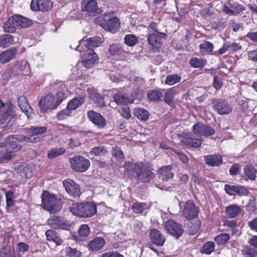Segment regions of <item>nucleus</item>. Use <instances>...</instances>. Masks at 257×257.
I'll use <instances>...</instances> for the list:
<instances>
[{"label":"nucleus","mask_w":257,"mask_h":257,"mask_svg":"<svg viewBox=\"0 0 257 257\" xmlns=\"http://www.w3.org/2000/svg\"><path fill=\"white\" fill-rule=\"evenodd\" d=\"M99 25L103 29L112 33L119 30L120 21L118 18L114 16L113 13H107L97 18Z\"/></svg>","instance_id":"1"},{"label":"nucleus","mask_w":257,"mask_h":257,"mask_svg":"<svg viewBox=\"0 0 257 257\" xmlns=\"http://www.w3.org/2000/svg\"><path fill=\"white\" fill-rule=\"evenodd\" d=\"M123 167L125 170L130 173L132 171L136 174L137 178L144 182L149 181L151 178L154 177V174L150 169H144L143 165H140L137 164H133L131 162H126Z\"/></svg>","instance_id":"2"},{"label":"nucleus","mask_w":257,"mask_h":257,"mask_svg":"<svg viewBox=\"0 0 257 257\" xmlns=\"http://www.w3.org/2000/svg\"><path fill=\"white\" fill-rule=\"evenodd\" d=\"M70 210L76 216L89 217L96 213L97 209L93 203H74L70 207Z\"/></svg>","instance_id":"3"},{"label":"nucleus","mask_w":257,"mask_h":257,"mask_svg":"<svg viewBox=\"0 0 257 257\" xmlns=\"http://www.w3.org/2000/svg\"><path fill=\"white\" fill-rule=\"evenodd\" d=\"M47 130V128L46 126H32L29 129L27 136L19 135L18 137H12L8 139L9 140L12 139L13 140L18 139L20 142L27 143H37L40 140L38 135L44 134L46 132Z\"/></svg>","instance_id":"4"},{"label":"nucleus","mask_w":257,"mask_h":257,"mask_svg":"<svg viewBox=\"0 0 257 257\" xmlns=\"http://www.w3.org/2000/svg\"><path fill=\"white\" fill-rule=\"evenodd\" d=\"M42 201L44 207L51 213H56L61 208L60 201L47 191L42 194Z\"/></svg>","instance_id":"5"},{"label":"nucleus","mask_w":257,"mask_h":257,"mask_svg":"<svg viewBox=\"0 0 257 257\" xmlns=\"http://www.w3.org/2000/svg\"><path fill=\"white\" fill-rule=\"evenodd\" d=\"M71 168L78 172L86 171L90 166L88 160L81 156H76L69 159Z\"/></svg>","instance_id":"6"},{"label":"nucleus","mask_w":257,"mask_h":257,"mask_svg":"<svg viewBox=\"0 0 257 257\" xmlns=\"http://www.w3.org/2000/svg\"><path fill=\"white\" fill-rule=\"evenodd\" d=\"M81 10L89 16H95L100 13L98 3L96 0H82Z\"/></svg>","instance_id":"7"},{"label":"nucleus","mask_w":257,"mask_h":257,"mask_svg":"<svg viewBox=\"0 0 257 257\" xmlns=\"http://www.w3.org/2000/svg\"><path fill=\"white\" fill-rule=\"evenodd\" d=\"M84 53L82 55V63L86 68H91L98 61L97 54L92 49L82 48V52Z\"/></svg>","instance_id":"8"},{"label":"nucleus","mask_w":257,"mask_h":257,"mask_svg":"<svg viewBox=\"0 0 257 257\" xmlns=\"http://www.w3.org/2000/svg\"><path fill=\"white\" fill-rule=\"evenodd\" d=\"M192 132L196 136L205 137L212 136L215 133L213 128L201 122L195 123L193 126Z\"/></svg>","instance_id":"9"},{"label":"nucleus","mask_w":257,"mask_h":257,"mask_svg":"<svg viewBox=\"0 0 257 257\" xmlns=\"http://www.w3.org/2000/svg\"><path fill=\"white\" fill-rule=\"evenodd\" d=\"M48 224L55 229L68 230L70 224L62 217L52 216L48 219Z\"/></svg>","instance_id":"10"},{"label":"nucleus","mask_w":257,"mask_h":257,"mask_svg":"<svg viewBox=\"0 0 257 257\" xmlns=\"http://www.w3.org/2000/svg\"><path fill=\"white\" fill-rule=\"evenodd\" d=\"M165 227L169 233L177 238L181 236L184 232L182 225L172 219L165 223Z\"/></svg>","instance_id":"11"},{"label":"nucleus","mask_w":257,"mask_h":257,"mask_svg":"<svg viewBox=\"0 0 257 257\" xmlns=\"http://www.w3.org/2000/svg\"><path fill=\"white\" fill-rule=\"evenodd\" d=\"M198 213V208L192 201L186 202L182 210V215L189 220L195 218Z\"/></svg>","instance_id":"12"},{"label":"nucleus","mask_w":257,"mask_h":257,"mask_svg":"<svg viewBox=\"0 0 257 257\" xmlns=\"http://www.w3.org/2000/svg\"><path fill=\"white\" fill-rule=\"evenodd\" d=\"M53 4L50 0H32L31 7L33 11L48 12L52 9Z\"/></svg>","instance_id":"13"},{"label":"nucleus","mask_w":257,"mask_h":257,"mask_svg":"<svg viewBox=\"0 0 257 257\" xmlns=\"http://www.w3.org/2000/svg\"><path fill=\"white\" fill-rule=\"evenodd\" d=\"M101 43V38L100 37H93L85 40L82 39L79 41V44L75 48V50L81 52L83 46L86 49H92V47H98Z\"/></svg>","instance_id":"14"},{"label":"nucleus","mask_w":257,"mask_h":257,"mask_svg":"<svg viewBox=\"0 0 257 257\" xmlns=\"http://www.w3.org/2000/svg\"><path fill=\"white\" fill-rule=\"evenodd\" d=\"M41 111L45 112L50 109H54L56 107L54 96L51 94H48L46 96L41 98L39 101Z\"/></svg>","instance_id":"15"},{"label":"nucleus","mask_w":257,"mask_h":257,"mask_svg":"<svg viewBox=\"0 0 257 257\" xmlns=\"http://www.w3.org/2000/svg\"><path fill=\"white\" fill-rule=\"evenodd\" d=\"M166 36L164 33H153L148 35V41L153 50H158L161 46V38H165Z\"/></svg>","instance_id":"16"},{"label":"nucleus","mask_w":257,"mask_h":257,"mask_svg":"<svg viewBox=\"0 0 257 257\" xmlns=\"http://www.w3.org/2000/svg\"><path fill=\"white\" fill-rule=\"evenodd\" d=\"M213 109L220 115L227 114L232 111L231 106L225 101L217 100L213 105Z\"/></svg>","instance_id":"17"},{"label":"nucleus","mask_w":257,"mask_h":257,"mask_svg":"<svg viewBox=\"0 0 257 257\" xmlns=\"http://www.w3.org/2000/svg\"><path fill=\"white\" fill-rule=\"evenodd\" d=\"M87 115L89 120L98 127L103 128L105 125V120L100 113L90 110L88 111Z\"/></svg>","instance_id":"18"},{"label":"nucleus","mask_w":257,"mask_h":257,"mask_svg":"<svg viewBox=\"0 0 257 257\" xmlns=\"http://www.w3.org/2000/svg\"><path fill=\"white\" fill-rule=\"evenodd\" d=\"M63 185L67 192L70 195L78 196L80 195L79 187L73 180H65L63 182Z\"/></svg>","instance_id":"19"},{"label":"nucleus","mask_w":257,"mask_h":257,"mask_svg":"<svg viewBox=\"0 0 257 257\" xmlns=\"http://www.w3.org/2000/svg\"><path fill=\"white\" fill-rule=\"evenodd\" d=\"M18 103L20 108L26 114L28 118H32L34 115V111L28 104L26 98L24 96H20L18 98Z\"/></svg>","instance_id":"20"},{"label":"nucleus","mask_w":257,"mask_h":257,"mask_svg":"<svg viewBox=\"0 0 257 257\" xmlns=\"http://www.w3.org/2000/svg\"><path fill=\"white\" fill-rule=\"evenodd\" d=\"M13 106L11 103L5 104L0 100V112L2 113V118L0 123H4L10 115L12 114Z\"/></svg>","instance_id":"21"},{"label":"nucleus","mask_w":257,"mask_h":257,"mask_svg":"<svg viewBox=\"0 0 257 257\" xmlns=\"http://www.w3.org/2000/svg\"><path fill=\"white\" fill-rule=\"evenodd\" d=\"M149 236L151 241L158 246H162L165 241L164 235L157 229L151 230Z\"/></svg>","instance_id":"22"},{"label":"nucleus","mask_w":257,"mask_h":257,"mask_svg":"<svg viewBox=\"0 0 257 257\" xmlns=\"http://www.w3.org/2000/svg\"><path fill=\"white\" fill-rule=\"evenodd\" d=\"M114 100L118 104L126 105L134 102L135 97H128L126 93H118L114 95Z\"/></svg>","instance_id":"23"},{"label":"nucleus","mask_w":257,"mask_h":257,"mask_svg":"<svg viewBox=\"0 0 257 257\" xmlns=\"http://www.w3.org/2000/svg\"><path fill=\"white\" fill-rule=\"evenodd\" d=\"M17 53V50L15 48H11L0 54V62L6 63L13 59Z\"/></svg>","instance_id":"24"},{"label":"nucleus","mask_w":257,"mask_h":257,"mask_svg":"<svg viewBox=\"0 0 257 257\" xmlns=\"http://www.w3.org/2000/svg\"><path fill=\"white\" fill-rule=\"evenodd\" d=\"M202 139L200 138L194 139L190 137V135L187 134L186 137L182 140V143L188 147H199L202 144Z\"/></svg>","instance_id":"25"},{"label":"nucleus","mask_w":257,"mask_h":257,"mask_svg":"<svg viewBox=\"0 0 257 257\" xmlns=\"http://www.w3.org/2000/svg\"><path fill=\"white\" fill-rule=\"evenodd\" d=\"M15 170L18 174L24 178H28L32 176L31 170L26 163H23L18 165Z\"/></svg>","instance_id":"26"},{"label":"nucleus","mask_w":257,"mask_h":257,"mask_svg":"<svg viewBox=\"0 0 257 257\" xmlns=\"http://www.w3.org/2000/svg\"><path fill=\"white\" fill-rule=\"evenodd\" d=\"M18 29L27 28L32 25L31 21L19 15L12 16Z\"/></svg>","instance_id":"27"},{"label":"nucleus","mask_w":257,"mask_h":257,"mask_svg":"<svg viewBox=\"0 0 257 257\" xmlns=\"http://www.w3.org/2000/svg\"><path fill=\"white\" fill-rule=\"evenodd\" d=\"M206 163L210 166H218L222 163L221 156L217 155H207L204 157Z\"/></svg>","instance_id":"28"},{"label":"nucleus","mask_w":257,"mask_h":257,"mask_svg":"<svg viewBox=\"0 0 257 257\" xmlns=\"http://www.w3.org/2000/svg\"><path fill=\"white\" fill-rule=\"evenodd\" d=\"M105 241L102 237H97L90 241L89 248L93 251H97L101 249L104 245Z\"/></svg>","instance_id":"29"},{"label":"nucleus","mask_w":257,"mask_h":257,"mask_svg":"<svg viewBox=\"0 0 257 257\" xmlns=\"http://www.w3.org/2000/svg\"><path fill=\"white\" fill-rule=\"evenodd\" d=\"M171 171L170 166L163 167L159 170L158 173L163 181H167L173 178L174 174Z\"/></svg>","instance_id":"30"},{"label":"nucleus","mask_w":257,"mask_h":257,"mask_svg":"<svg viewBox=\"0 0 257 257\" xmlns=\"http://www.w3.org/2000/svg\"><path fill=\"white\" fill-rule=\"evenodd\" d=\"M19 136V135L11 136L6 138V141L10 143L9 145L7 147V151H10V152H11L13 153L19 151L21 149V146L19 145H17L16 144V142L17 141L21 142L18 139H17V140L15 139V140H13L12 139H11L10 140H9L8 139L9 138H10L12 137H18Z\"/></svg>","instance_id":"31"},{"label":"nucleus","mask_w":257,"mask_h":257,"mask_svg":"<svg viewBox=\"0 0 257 257\" xmlns=\"http://www.w3.org/2000/svg\"><path fill=\"white\" fill-rule=\"evenodd\" d=\"M0 257H22L18 251H13L12 253L10 246L6 245L0 250Z\"/></svg>","instance_id":"32"},{"label":"nucleus","mask_w":257,"mask_h":257,"mask_svg":"<svg viewBox=\"0 0 257 257\" xmlns=\"http://www.w3.org/2000/svg\"><path fill=\"white\" fill-rule=\"evenodd\" d=\"M241 212V208L236 204H232L226 207V213L229 218H233L238 215Z\"/></svg>","instance_id":"33"},{"label":"nucleus","mask_w":257,"mask_h":257,"mask_svg":"<svg viewBox=\"0 0 257 257\" xmlns=\"http://www.w3.org/2000/svg\"><path fill=\"white\" fill-rule=\"evenodd\" d=\"M3 28L5 32L8 33H14L18 29L12 16L4 23Z\"/></svg>","instance_id":"34"},{"label":"nucleus","mask_w":257,"mask_h":257,"mask_svg":"<svg viewBox=\"0 0 257 257\" xmlns=\"http://www.w3.org/2000/svg\"><path fill=\"white\" fill-rule=\"evenodd\" d=\"M257 171L252 166L248 165L244 168V173L247 179L254 180L256 178Z\"/></svg>","instance_id":"35"},{"label":"nucleus","mask_w":257,"mask_h":257,"mask_svg":"<svg viewBox=\"0 0 257 257\" xmlns=\"http://www.w3.org/2000/svg\"><path fill=\"white\" fill-rule=\"evenodd\" d=\"M13 37L9 34L0 36V47L5 48L14 44Z\"/></svg>","instance_id":"36"},{"label":"nucleus","mask_w":257,"mask_h":257,"mask_svg":"<svg viewBox=\"0 0 257 257\" xmlns=\"http://www.w3.org/2000/svg\"><path fill=\"white\" fill-rule=\"evenodd\" d=\"M176 89L174 88H171L169 89L165 93L164 101L170 106L173 105V98L177 94Z\"/></svg>","instance_id":"37"},{"label":"nucleus","mask_w":257,"mask_h":257,"mask_svg":"<svg viewBox=\"0 0 257 257\" xmlns=\"http://www.w3.org/2000/svg\"><path fill=\"white\" fill-rule=\"evenodd\" d=\"M83 102L84 99L81 97H78L70 100L67 106L71 111L78 108Z\"/></svg>","instance_id":"38"},{"label":"nucleus","mask_w":257,"mask_h":257,"mask_svg":"<svg viewBox=\"0 0 257 257\" xmlns=\"http://www.w3.org/2000/svg\"><path fill=\"white\" fill-rule=\"evenodd\" d=\"M150 206L146 203L135 202L132 205V209L135 213H142L144 210L149 209Z\"/></svg>","instance_id":"39"},{"label":"nucleus","mask_w":257,"mask_h":257,"mask_svg":"<svg viewBox=\"0 0 257 257\" xmlns=\"http://www.w3.org/2000/svg\"><path fill=\"white\" fill-rule=\"evenodd\" d=\"M134 114L135 116L137 117L139 119L142 120H148L149 113L144 108H136L134 109Z\"/></svg>","instance_id":"40"},{"label":"nucleus","mask_w":257,"mask_h":257,"mask_svg":"<svg viewBox=\"0 0 257 257\" xmlns=\"http://www.w3.org/2000/svg\"><path fill=\"white\" fill-rule=\"evenodd\" d=\"M107 150L103 146L93 148L89 152L90 156H103L107 153Z\"/></svg>","instance_id":"41"},{"label":"nucleus","mask_w":257,"mask_h":257,"mask_svg":"<svg viewBox=\"0 0 257 257\" xmlns=\"http://www.w3.org/2000/svg\"><path fill=\"white\" fill-rule=\"evenodd\" d=\"M16 67L18 68L22 74L28 75L30 73V66L28 63L26 61H21L19 62Z\"/></svg>","instance_id":"42"},{"label":"nucleus","mask_w":257,"mask_h":257,"mask_svg":"<svg viewBox=\"0 0 257 257\" xmlns=\"http://www.w3.org/2000/svg\"><path fill=\"white\" fill-rule=\"evenodd\" d=\"M62 252L65 253L67 257H81V253L75 248L66 247L62 250Z\"/></svg>","instance_id":"43"},{"label":"nucleus","mask_w":257,"mask_h":257,"mask_svg":"<svg viewBox=\"0 0 257 257\" xmlns=\"http://www.w3.org/2000/svg\"><path fill=\"white\" fill-rule=\"evenodd\" d=\"M108 52L111 55H121L124 51L120 45L117 44H113L110 45L108 48Z\"/></svg>","instance_id":"44"},{"label":"nucleus","mask_w":257,"mask_h":257,"mask_svg":"<svg viewBox=\"0 0 257 257\" xmlns=\"http://www.w3.org/2000/svg\"><path fill=\"white\" fill-rule=\"evenodd\" d=\"M189 63L194 68L203 67L206 63V61L202 58H192L190 59Z\"/></svg>","instance_id":"45"},{"label":"nucleus","mask_w":257,"mask_h":257,"mask_svg":"<svg viewBox=\"0 0 257 257\" xmlns=\"http://www.w3.org/2000/svg\"><path fill=\"white\" fill-rule=\"evenodd\" d=\"M65 151V150L63 148H55L49 152L47 156L49 159H53L62 155Z\"/></svg>","instance_id":"46"},{"label":"nucleus","mask_w":257,"mask_h":257,"mask_svg":"<svg viewBox=\"0 0 257 257\" xmlns=\"http://www.w3.org/2000/svg\"><path fill=\"white\" fill-rule=\"evenodd\" d=\"M138 42V38L134 35H126L124 37V43L128 46H134Z\"/></svg>","instance_id":"47"},{"label":"nucleus","mask_w":257,"mask_h":257,"mask_svg":"<svg viewBox=\"0 0 257 257\" xmlns=\"http://www.w3.org/2000/svg\"><path fill=\"white\" fill-rule=\"evenodd\" d=\"M214 243L212 241H207L204 244L201 249V251L204 253L210 254L214 250Z\"/></svg>","instance_id":"48"},{"label":"nucleus","mask_w":257,"mask_h":257,"mask_svg":"<svg viewBox=\"0 0 257 257\" xmlns=\"http://www.w3.org/2000/svg\"><path fill=\"white\" fill-rule=\"evenodd\" d=\"M230 238L229 235L227 233H221L216 236L214 240L218 245H223L226 243Z\"/></svg>","instance_id":"49"},{"label":"nucleus","mask_w":257,"mask_h":257,"mask_svg":"<svg viewBox=\"0 0 257 257\" xmlns=\"http://www.w3.org/2000/svg\"><path fill=\"white\" fill-rule=\"evenodd\" d=\"M213 44L208 41H204L199 45V48L201 52H211L213 50Z\"/></svg>","instance_id":"50"},{"label":"nucleus","mask_w":257,"mask_h":257,"mask_svg":"<svg viewBox=\"0 0 257 257\" xmlns=\"http://www.w3.org/2000/svg\"><path fill=\"white\" fill-rule=\"evenodd\" d=\"M181 80V77L177 74L169 75L166 79V83L172 85L179 82Z\"/></svg>","instance_id":"51"},{"label":"nucleus","mask_w":257,"mask_h":257,"mask_svg":"<svg viewBox=\"0 0 257 257\" xmlns=\"http://www.w3.org/2000/svg\"><path fill=\"white\" fill-rule=\"evenodd\" d=\"M148 97L151 101H158L162 97L163 94L159 91L152 90L148 93Z\"/></svg>","instance_id":"52"},{"label":"nucleus","mask_w":257,"mask_h":257,"mask_svg":"<svg viewBox=\"0 0 257 257\" xmlns=\"http://www.w3.org/2000/svg\"><path fill=\"white\" fill-rule=\"evenodd\" d=\"M237 186L230 185L225 184L224 186V190L229 195H235L236 194Z\"/></svg>","instance_id":"53"},{"label":"nucleus","mask_w":257,"mask_h":257,"mask_svg":"<svg viewBox=\"0 0 257 257\" xmlns=\"http://www.w3.org/2000/svg\"><path fill=\"white\" fill-rule=\"evenodd\" d=\"M90 233L88 226L86 224H83L80 226L78 230V233L81 237H86Z\"/></svg>","instance_id":"54"},{"label":"nucleus","mask_w":257,"mask_h":257,"mask_svg":"<svg viewBox=\"0 0 257 257\" xmlns=\"http://www.w3.org/2000/svg\"><path fill=\"white\" fill-rule=\"evenodd\" d=\"M7 207H10L14 205V193L9 191L6 193Z\"/></svg>","instance_id":"55"},{"label":"nucleus","mask_w":257,"mask_h":257,"mask_svg":"<svg viewBox=\"0 0 257 257\" xmlns=\"http://www.w3.org/2000/svg\"><path fill=\"white\" fill-rule=\"evenodd\" d=\"M28 248L29 245L26 243L21 242L17 244V250L14 251H18L20 254V252L24 253L28 250Z\"/></svg>","instance_id":"56"},{"label":"nucleus","mask_w":257,"mask_h":257,"mask_svg":"<svg viewBox=\"0 0 257 257\" xmlns=\"http://www.w3.org/2000/svg\"><path fill=\"white\" fill-rule=\"evenodd\" d=\"M71 113V110L67 107L66 109L58 113L57 117L59 120H63L69 116Z\"/></svg>","instance_id":"57"},{"label":"nucleus","mask_w":257,"mask_h":257,"mask_svg":"<svg viewBox=\"0 0 257 257\" xmlns=\"http://www.w3.org/2000/svg\"><path fill=\"white\" fill-rule=\"evenodd\" d=\"M119 112L121 115L125 119H129L131 116L130 110L128 106H124L119 109Z\"/></svg>","instance_id":"58"},{"label":"nucleus","mask_w":257,"mask_h":257,"mask_svg":"<svg viewBox=\"0 0 257 257\" xmlns=\"http://www.w3.org/2000/svg\"><path fill=\"white\" fill-rule=\"evenodd\" d=\"M95 103L98 104L99 106H103L104 105L103 98L100 94L95 93L93 96H91Z\"/></svg>","instance_id":"59"},{"label":"nucleus","mask_w":257,"mask_h":257,"mask_svg":"<svg viewBox=\"0 0 257 257\" xmlns=\"http://www.w3.org/2000/svg\"><path fill=\"white\" fill-rule=\"evenodd\" d=\"M15 158V155L13 154L10 151H7V153L0 157L1 163L4 162L6 161L11 160Z\"/></svg>","instance_id":"60"},{"label":"nucleus","mask_w":257,"mask_h":257,"mask_svg":"<svg viewBox=\"0 0 257 257\" xmlns=\"http://www.w3.org/2000/svg\"><path fill=\"white\" fill-rule=\"evenodd\" d=\"M98 257H124L122 254L116 251L107 252L103 253Z\"/></svg>","instance_id":"61"},{"label":"nucleus","mask_w":257,"mask_h":257,"mask_svg":"<svg viewBox=\"0 0 257 257\" xmlns=\"http://www.w3.org/2000/svg\"><path fill=\"white\" fill-rule=\"evenodd\" d=\"M238 188L237 189L236 194L240 196L246 195H247L248 191L246 188L242 186H237Z\"/></svg>","instance_id":"62"},{"label":"nucleus","mask_w":257,"mask_h":257,"mask_svg":"<svg viewBox=\"0 0 257 257\" xmlns=\"http://www.w3.org/2000/svg\"><path fill=\"white\" fill-rule=\"evenodd\" d=\"M243 251L244 253L248 255V257H254L256 255V251L251 248L247 247L244 249Z\"/></svg>","instance_id":"63"},{"label":"nucleus","mask_w":257,"mask_h":257,"mask_svg":"<svg viewBox=\"0 0 257 257\" xmlns=\"http://www.w3.org/2000/svg\"><path fill=\"white\" fill-rule=\"evenodd\" d=\"M248 226L252 230L257 232V217L248 222Z\"/></svg>","instance_id":"64"}]
</instances>
